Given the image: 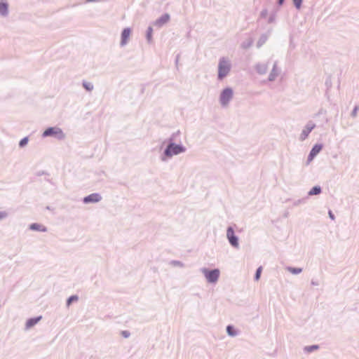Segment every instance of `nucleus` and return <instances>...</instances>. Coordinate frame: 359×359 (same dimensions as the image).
<instances>
[{
	"label": "nucleus",
	"mask_w": 359,
	"mask_h": 359,
	"mask_svg": "<svg viewBox=\"0 0 359 359\" xmlns=\"http://www.w3.org/2000/svg\"><path fill=\"white\" fill-rule=\"evenodd\" d=\"M170 16L168 13H164L154 22V25L159 27L169 22Z\"/></svg>",
	"instance_id": "9b49d317"
},
{
	"label": "nucleus",
	"mask_w": 359,
	"mask_h": 359,
	"mask_svg": "<svg viewBox=\"0 0 359 359\" xmlns=\"http://www.w3.org/2000/svg\"><path fill=\"white\" fill-rule=\"evenodd\" d=\"M226 330L228 335L230 337H236L238 334V332L235 329L234 326L232 325H227Z\"/></svg>",
	"instance_id": "f3484780"
},
{
	"label": "nucleus",
	"mask_w": 359,
	"mask_h": 359,
	"mask_svg": "<svg viewBox=\"0 0 359 359\" xmlns=\"http://www.w3.org/2000/svg\"><path fill=\"white\" fill-rule=\"evenodd\" d=\"M325 84L330 85V83H327V81L325 82Z\"/></svg>",
	"instance_id": "37998d69"
},
{
	"label": "nucleus",
	"mask_w": 359,
	"mask_h": 359,
	"mask_svg": "<svg viewBox=\"0 0 359 359\" xmlns=\"http://www.w3.org/2000/svg\"><path fill=\"white\" fill-rule=\"evenodd\" d=\"M78 299L79 297L77 295H72L67 299L66 304L67 306H69L72 302H76Z\"/></svg>",
	"instance_id": "b1692460"
},
{
	"label": "nucleus",
	"mask_w": 359,
	"mask_h": 359,
	"mask_svg": "<svg viewBox=\"0 0 359 359\" xmlns=\"http://www.w3.org/2000/svg\"><path fill=\"white\" fill-rule=\"evenodd\" d=\"M102 200V196L98 193H93L88 196H85L83 198V202L85 204L91 203H97Z\"/></svg>",
	"instance_id": "6e6552de"
},
{
	"label": "nucleus",
	"mask_w": 359,
	"mask_h": 359,
	"mask_svg": "<svg viewBox=\"0 0 359 359\" xmlns=\"http://www.w3.org/2000/svg\"><path fill=\"white\" fill-rule=\"evenodd\" d=\"M231 69V65L227 60L224 57L221 58L218 65V75L217 78L219 80H222L229 73Z\"/></svg>",
	"instance_id": "20e7f679"
},
{
	"label": "nucleus",
	"mask_w": 359,
	"mask_h": 359,
	"mask_svg": "<svg viewBox=\"0 0 359 359\" xmlns=\"http://www.w3.org/2000/svg\"><path fill=\"white\" fill-rule=\"evenodd\" d=\"M268 15V10L266 8L263 9L260 13V18H265Z\"/></svg>",
	"instance_id": "473e14b6"
},
{
	"label": "nucleus",
	"mask_w": 359,
	"mask_h": 359,
	"mask_svg": "<svg viewBox=\"0 0 359 359\" xmlns=\"http://www.w3.org/2000/svg\"><path fill=\"white\" fill-rule=\"evenodd\" d=\"M328 215H329V217L332 219V220H334L335 219V216L333 214V212H332V210H329L328 211Z\"/></svg>",
	"instance_id": "e433bc0d"
},
{
	"label": "nucleus",
	"mask_w": 359,
	"mask_h": 359,
	"mask_svg": "<svg viewBox=\"0 0 359 359\" xmlns=\"http://www.w3.org/2000/svg\"><path fill=\"white\" fill-rule=\"evenodd\" d=\"M262 266H259V267H258L257 269V270L255 271V276H254L255 280H259L260 276H261V273H262Z\"/></svg>",
	"instance_id": "a878e982"
},
{
	"label": "nucleus",
	"mask_w": 359,
	"mask_h": 359,
	"mask_svg": "<svg viewBox=\"0 0 359 359\" xmlns=\"http://www.w3.org/2000/svg\"><path fill=\"white\" fill-rule=\"evenodd\" d=\"M233 95V89L230 87L223 89L219 95V102L222 107L228 106Z\"/></svg>",
	"instance_id": "39448f33"
},
{
	"label": "nucleus",
	"mask_w": 359,
	"mask_h": 359,
	"mask_svg": "<svg viewBox=\"0 0 359 359\" xmlns=\"http://www.w3.org/2000/svg\"><path fill=\"white\" fill-rule=\"evenodd\" d=\"M252 43H253V40H252V39H250L248 41H246V42L245 41V42L242 43L241 47L244 49H248L252 46Z\"/></svg>",
	"instance_id": "393cba45"
},
{
	"label": "nucleus",
	"mask_w": 359,
	"mask_h": 359,
	"mask_svg": "<svg viewBox=\"0 0 359 359\" xmlns=\"http://www.w3.org/2000/svg\"><path fill=\"white\" fill-rule=\"evenodd\" d=\"M121 335L124 337V338H128L130 336V332L128 330H123L121 332Z\"/></svg>",
	"instance_id": "72a5a7b5"
},
{
	"label": "nucleus",
	"mask_w": 359,
	"mask_h": 359,
	"mask_svg": "<svg viewBox=\"0 0 359 359\" xmlns=\"http://www.w3.org/2000/svg\"><path fill=\"white\" fill-rule=\"evenodd\" d=\"M255 69L259 74L263 75L268 71V65L264 63H257L255 65Z\"/></svg>",
	"instance_id": "4468645a"
},
{
	"label": "nucleus",
	"mask_w": 359,
	"mask_h": 359,
	"mask_svg": "<svg viewBox=\"0 0 359 359\" xmlns=\"http://www.w3.org/2000/svg\"><path fill=\"white\" fill-rule=\"evenodd\" d=\"M152 34H153V28L149 26L146 32V39L149 43H151L153 39H152Z\"/></svg>",
	"instance_id": "6ab92c4d"
},
{
	"label": "nucleus",
	"mask_w": 359,
	"mask_h": 359,
	"mask_svg": "<svg viewBox=\"0 0 359 359\" xmlns=\"http://www.w3.org/2000/svg\"><path fill=\"white\" fill-rule=\"evenodd\" d=\"M276 15L275 13H271L268 19V23L271 24L276 21Z\"/></svg>",
	"instance_id": "2f4dec72"
},
{
	"label": "nucleus",
	"mask_w": 359,
	"mask_h": 359,
	"mask_svg": "<svg viewBox=\"0 0 359 359\" xmlns=\"http://www.w3.org/2000/svg\"><path fill=\"white\" fill-rule=\"evenodd\" d=\"M29 229L32 231H37L41 232H46L48 231L47 228L39 223H32L29 225Z\"/></svg>",
	"instance_id": "2eb2a0df"
},
{
	"label": "nucleus",
	"mask_w": 359,
	"mask_h": 359,
	"mask_svg": "<svg viewBox=\"0 0 359 359\" xmlns=\"http://www.w3.org/2000/svg\"><path fill=\"white\" fill-rule=\"evenodd\" d=\"M28 142H29V138H28V137H23V138L20 141V142H19V147H21V148H22V147H25V146L27 144Z\"/></svg>",
	"instance_id": "cd10ccee"
},
{
	"label": "nucleus",
	"mask_w": 359,
	"mask_h": 359,
	"mask_svg": "<svg viewBox=\"0 0 359 359\" xmlns=\"http://www.w3.org/2000/svg\"><path fill=\"white\" fill-rule=\"evenodd\" d=\"M287 270L292 274H299L302 271V268L288 266Z\"/></svg>",
	"instance_id": "412c9836"
},
{
	"label": "nucleus",
	"mask_w": 359,
	"mask_h": 359,
	"mask_svg": "<svg viewBox=\"0 0 359 359\" xmlns=\"http://www.w3.org/2000/svg\"><path fill=\"white\" fill-rule=\"evenodd\" d=\"M161 160L164 161H165V158L163 156V157L161 158Z\"/></svg>",
	"instance_id": "79ce46f5"
},
{
	"label": "nucleus",
	"mask_w": 359,
	"mask_h": 359,
	"mask_svg": "<svg viewBox=\"0 0 359 359\" xmlns=\"http://www.w3.org/2000/svg\"><path fill=\"white\" fill-rule=\"evenodd\" d=\"M130 34L131 29L130 27H126L123 29L121 35V46H124L128 43Z\"/></svg>",
	"instance_id": "1a4fd4ad"
},
{
	"label": "nucleus",
	"mask_w": 359,
	"mask_h": 359,
	"mask_svg": "<svg viewBox=\"0 0 359 359\" xmlns=\"http://www.w3.org/2000/svg\"><path fill=\"white\" fill-rule=\"evenodd\" d=\"M0 15L6 17L8 15V4L0 1Z\"/></svg>",
	"instance_id": "dca6fc26"
},
{
	"label": "nucleus",
	"mask_w": 359,
	"mask_h": 359,
	"mask_svg": "<svg viewBox=\"0 0 359 359\" xmlns=\"http://www.w3.org/2000/svg\"><path fill=\"white\" fill-rule=\"evenodd\" d=\"M8 217V213L6 211L0 212V219H4Z\"/></svg>",
	"instance_id": "c9c22d12"
},
{
	"label": "nucleus",
	"mask_w": 359,
	"mask_h": 359,
	"mask_svg": "<svg viewBox=\"0 0 359 359\" xmlns=\"http://www.w3.org/2000/svg\"><path fill=\"white\" fill-rule=\"evenodd\" d=\"M284 2H285V0H277V4H278V6H282V5H283Z\"/></svg>",
	"instance_id": "4c0bfd02"
},
{
	"label": "nucleus",
	"mask_w": 359,
	"mask_h": 359,
	"mask_svg": "<svg viewBox=\"0 0 359 359\" xmlns=\"http://www.w3.org/2000/svg\"><path fill=\"white\" fill-rule=\"evenodd\" d=\"M186 151V147L181 144H175V142H168L167 147L163 151V156L166 158H171L173 156Z\"/></svg>",
	"instance_id": "f257e3e1"
},
{
	"label": "nucleus",
	"mask_w": 359,
	"mask_h": 359,
	"mask_svg": "<svg viewBox=\"0 0 359 359\" xmlns=\"http://www.w3.org/2000/svg\"><path fill=\"white\" fill-rule=\"evenodd\" d=\"M267 39H268V36L266 34H262L257 43V48H260L262 46H263L266 43Z\"/></svg>",
	"instance_id": "aec40b11"
},
{
	"label": "nucleus",
	"mask_w": 359,
	"mask_h": 359,
	"mask_svg": "<svg viewBox=\"0 0 359 359\" xmlns=\"http://www.w3.org/2000/svg\"><path fill=\"white\" fill-rule=\"evenodd\" d=\"M323 146L322 144H316L310 151L307 161H311L322 150Z\"/></svg>",
	"instance_id": "9d476101"
},
{
	"label": "nucleus",
	"mask_w": 359,
	"mask_h": 359,
	"mask_svg": "<svg viewBox=\"0 0 359 359\" xmlns=\"http://www.w3.org/2000/svg\"><path fill=\"white\" fill-rule=\"evenodd\" d=\"M180 132L179 130H178V131H177V132H175V133H173L172 134V135H171V136L169 137V139L168 140V142H175V139H176V137H177V135H180Z\"/></svg>",
	"instance_id": "c85d7f7f"
},
{
	"label": "nucleus",
	"mask_w": 359,
	"mask_h": 359,
	"mask_svg": "<svg viewBox=\"0 0 359 359\" xmlns=\"http://www.w3.org/2000/svg\"><path fill=\"white\" fill-rule=\"evenodd\" d=\"M82 86L87 91L89 92L92 91L94 88L93 83L85 81H83Z\"/></svg>",
	"instance_id": "4be33fe9"
},
{
	"label": "nucleus",
	"mask_w": 359,
	"mask_h": 359,
	"mask_svg": "<svg viewBox=\"0 0 359 359\" xmlns=\"http://www.w3.org/2000/svg\"><path fill=\"white\" fill-rule=\"evenodd\" d=\"M42 137H54L60 140L65 137V135L62 129L58 127H48L43 131Z\"/></svg>",
	"instance_id": "7ed1b4c3"
},
{
	"label": "nucleus",
	"mask_w": 359,
	"mask_h": 359,
	"mask_svg": "<svg viewBox=\"0 0 359 359\" xmlns=\"http://www.w3.org/2000/svg\"><path fill=\"white\" fill-rule=\"evenodd\" d=\"M319 348L318 345H311V346H306L304 347V351L307 353H311L316 350H318Z\"/></svg>",
	"instance_id": "5701e85b"
},
{
	"label": "nucleus",
	"mask_w": 359,
	"mask_h": 359,
	"mask_svg": "<svg viewBox=\"0 0 359 359\" xmlns=\"http://www.w3.org/2000/svg\"><path fill=\"white\" fill-rule=\"evenodd\" d=\"M358 110H359V107L358 105L355 106L353 109L352 110V111L351 113V116L353 118H355L357 116L358 111Z\"/></svg>",
	"instance_id": "7c9ffc66"
},
{
	"label": "nucleus",
	"mask_w": 359,
	"mask_h": 359,
	"mask_svg": "<svg viewBox=\"0 0 359 359\" xmlns=\"http://www.w3.org/2000/svg\"><path fill=\"white\" fill-rule=\"evenodd\" d=\"M296 9L299 10L302 6L303 0H292Z\"/></svg>",
	"instance_id": "bb28decb"
},
{
	"label": "nucleus",
	"mask_w": 359,
	"mask_h": 359,
	"mask_svg": "<svg viewBox=\"0 0 359 359\" xmlns=\"http://www.w3.org/2000/svg\"><path fill=\"white\" fill-rule=\"evenodd\" d=\"M315 127L316 124L311 121H309L300 134L299 140L302 141L306 140L308 137L309 133L315 128Z\"/></svg>",
	"instance_id": "0eeeda50"
},
{
	"label": "nucleus",
	"mask_w": 359,
	"mask_h": 359,
	"mask_svg": "<svg viewBox=\"0 0 359 359\" xmlns=\"http://www.w3.org/2000/svg\"><path fill=\"white\" fill-rule=\"evenodd\" d=\"M226 238L229 244L234 248H239V239L235 234L234 229L232 226H229L226 229Z\"/></svg>",
	"instance_id": "423d86ee"
},
{
	"label": "nucleus",
	"mask_w": 359,
	"mask_h": 359,
	"mask_svg": "<svg viewBox=\"0 0 359 359\" xmlns=\"http://www.w3.org/2000/svg\"><path fill=\"white\" fill-rule=\"evenodd\" d=\"M201 271L208 283H215L217 282L220 274V271L218 269H209L207 268H202L201 269Z\"/></svg>",
	"instance_id": "f03ea898"
},
{
	"label": "nucleus",
	"mask_w": 359,
	"mask_h": 359,
	"mask_svg": "<svg viewBox=\"0 0 359 359\" xmlns=\"http://www.w3.org/2000/svg\"><path fill=\"white\" fill-rule=\"evenodd\" d=\"M306 201L305 198H302V199H299L297 201H295L294 202V205H299V204H301L302 203H304Z\"/></svg>",
	"instance_id": "f704fd0d"
},
{
	"label": "nucleus",
	"mask_w": 359,
	"mask_h": 359,
	"mask_svg": "<svg viewBox=\"0 0 359 359\" xmlns=\"http://www.w3.org/2000/svg\"><path fill=\"white\" fill-rule=\"evenodd\" d=\"M311 285H319V283H318V281H316V280H311Z\"/></svg>",
	"instance_id": "58836bf2"
},
{
	"label": "nucleus",
	"mask_w": 359,
	"mask_h": 359,
	"mask_svg": "<svg viewBox=\"0 0 359 359\" xmlns=\"http://www.w3.org/2000/svg\"><path fill=\"white\" fill-rule=\"evenodd\" d=\"M280 71L278 69V62L276 61L273 65V68L269 75L268 81H273L276 77L279 75Z\"/></svg>",
	"instance_id": "f8f14e48"
},
{
	"label": "nucleus",
	"mask_w": 359,
	"mask_h": 359,
	"mask_svg": "<svg viewBox=\"0 0 359 359\" xmlns=\"http://www.w3.org/2000/svg\"><path fill=\"white\" fill-rule=\"evenodd\" d=\"M179 58H180V55L178 54L176 57V59H175V64L177 66L178 65V62H179Z\"/></svg>",
	"instance_id": "ea45409f"
},
{
	"label": "nucleus",
	"mask_w": 359,
	"mask_h": 359,
	"mask_svg": "<svg viewBox=\"0 0 359 359\" xmlns=\"http://www.w3.org/2000/svg\"><path fill=\"white\" fill-rule=\"evenodd\" d=\"M170 264L174 266H180V267H184V264L182 262L177 261V260L171 261Z\"/></svg>",
	"instance_id": "c756f323"
},
{
	"label": "nucleus",
	"mask_w": 359,
	"mask_h": 359,
	"mask_svg": "<svg viewBox=\"0 0 359 359\" xmlns=\"http://www.w3.org/2000/svg\"><path fill=\"white\" fill-rule=\"evenodd\" d=\"M322 192V189L320 186L316 185L311 188V189L309 191L308 195L309 196H314V195H318Z\"/></svg>",
	"instance_id": "a211bd4d"
},
{
	"label": "nucleus",
	"mask_w": 359,
	"mask_h": 359,
	"mask_svg": "<svg viewBox=\"0 0 359 359\" xmlns=\"http://www.w3.org/2000/svg\"><path fill=\"white\" fill-rule=\"evenodd\" d=\"M43 174H45V173H44V172H39V173H38V175H39V176H40V175H43Z\"/></svg>",
	"instance_id": "a19ab883"
},
{
	"label": "nucleus",
	"mask_w": 359,
	"mask_h": 359,
	"mask_svg": "<svg viewBox=\"0 0 359 359\" xmlns=\"http://www.w3.org/2000/svg\"><path fill=\"white\" fill-rule=\"evenodd\" d=\"M41 318H42L41 316L29 318L27 320L26 324H25L26 329H29V328L34 327L36 324H37L41 320Z\"/></svg>",
	"instance_id": "ddd939ff"
},
{
	"label": "nucleus",
	"mask_w": 359,
	"mask_h": 359,
	"mask_svg": "<svg viewBox=\"0 0 359 359\" xmlns=\"http://www.w3.org/2000/svg\"><path fill=\"white\" fill-rule=\"evenodd\" d=\"M325 84L330 85V83H327V81L325 82Z\"/></svg>",
	"instance_id": "c03bdc74"
}]
</instances>
